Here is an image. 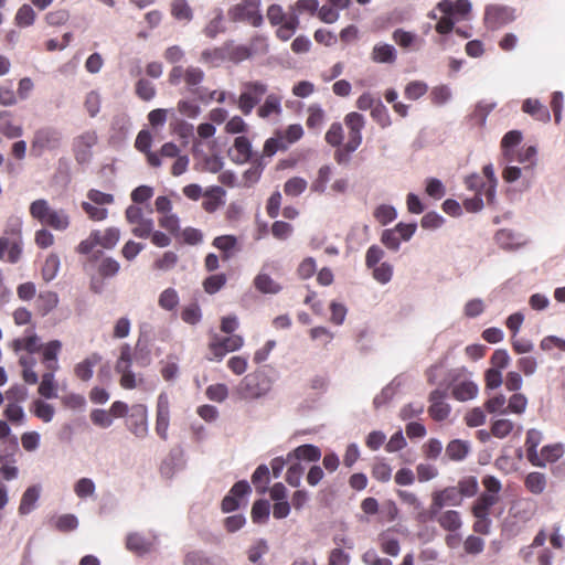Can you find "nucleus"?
<instances>
[{
	"label": "nucleus",
	"instance_id": "nucleus-44",
	"mask_svg": "<svg viewBox=\"0 0 565 565\" xmlns=\"http://www.w3.org/2000/svg\"><path fill=\"white\" fill-rule=\"evenodd\" d=\"M54 373V371H46L42 375V380L39 385L38 392L41 396L45 398L56 397L57 385L55 383Z\"/></svg>",
	"mask_w": 565,
	"mask_h": 565
},
{
	"label": "nucleus",
	"instance_id": "nucleus-63",
	"mask_svg": "<svg viewBox=\"0 0 565 565\" xmlns=\"http://www.w3.org/2000/svg\"><path fill=\"white\" fill-rule=\"evenodd\" d=\"M126 546L129 551L137 554H145L150 548V544L137 533H132L127 536Z\"/></svg>",
	"mask_w": 565,
	"mask_h": 565
},
{
	"label": "nucleus",
	"instance_id": "nucleus-56",
	"mask_svg": "<svg viewBox=\"0 0 565 565\" xmlns=\"http://www.w3.org/2000/svg\"><path fill=\"white\" fill-rule=\"evenodd\" d=\"M324 110L319 105H311L308 107V117L306 125L309 129L316 130L319 129L324 121Z\"/></svg>",
	"mask_w": 565,
	"mask_h": 565
},
{
	"label": "nucleus",
	"instance_id": "nucleus-17",
	"mask_svg": "<svg viewBox=\"0 0 565 565\" xmlns=\"http://www.w3.org/2000/svg\"><path fill=\"white\" fill-rule=\"evenodd\" d=\"M250 492V486L247 481L241 480L234 483L230 493L222 500L221 509L224 513L235 511L239 507V499Z\"/></svg>",
	"mask_w": 565,
	"mask_h": 565
},
{
	"label": "nucleus",
	"instance_id": "nucleus-9",
	"mask_svg": "<svg viewBox=\"0 0 565 565\" xmlns=\"http://www.w3.org/2000/svg\"><path fill=\"white\" fill-rule=\"evenodd\" d=\"M126 221L134 225L131 233L139 238H148L153 230V221L145 217L142 209L132 204L125 211Z\"/></svg>",
	"mask_w": 565,
	"mask_h": 565
},
{
	"label": "nucleus",
	"instance_id": "nucleus-16",
	"mask_svg": "<svg viewBox=\"0 0 565 565\" xmlns=\"http://www.w3.org/2000/svg\"><path fill=\"white\" fill-rule=\"evenodd\" d=\"M152 135L149 130L142 129L138 132L135 140V148L145 154L147 163L151 168H160L161 160L159 154L151 150Z\"/></svg>",
	"mask_w": 565,
	"mask_h": 565
},
{
	"label": "nucleus",
	"instance_id": "nucleus-39",
	"mask_svg": "<svg viewBox=\"0 0 565 565\" xmlns=\"http://www.w3.org/2000/svg\"><path fill=\"white\" fill-rule=\"evenodd\" d=\"M42 347L43 344L40 343V339L36 334H32L21 339H15L12 342V349L15 352L23 350L30 354L40 352Z\"/></svg>",
	"mask_w": 565,
	"mask_h": 565
},
{
	"label": "nucleus",
	"instance_id": "nucleus-32",
	"mask_svg": "<svg viewBox=\"0 0 565 565\" xmlns=\"http://www.w3.org/2000/svg\"><path fill=\"white\" fill-rule=\"evenodd\" d=\"M93 232L97 234L96 242L98 246L106 249H113L120 238V231L117 227H107L104 231L94 230Z\"/></svg>",
	"mask_w": 565,
	"mask_h": 565
},
{
	"label": "nucleus",
	"instance_id": "nucleus-62",
	"mask_svg": "<svg viewBox=\"0 0 565 565\" xmlns=\"http://www.w3.org/2000/svg\"><path fill=\"white\" fill-rule=\"evenodd\" d=\"M371 117L382 128H386L392 124L390 113L381 99H377L376 105L371 110Z\"/></svg>",
	"mask_w": 565,
	"mask_h": 565
},
{
	"label": "nucleus",
	"instance_id": "nucleus-25",
	"mask_svg": "<svg viewBox=\"0 0 565 565\" xmlns=\"http://www.w3.org/2000/svg\"><path fill=\"white\" fill-rule=\"evenodd\" d=\"M479 388L472 381H463L454 385L451 395L459 402L473 399L478 395Z\"/></svg>",
	"mask_w": 565,
	"mask_h": 565
},
{
	"label": "nucleus",
	"instance_id": "nucleus-49",
	"mask_svg": "<svg viewBox=\"0 0 565 565\" xmlns=\"http://www.w3.org/2000/svg\"><path fill=\"white\" fill-rule=\"evenodd\" d=\"M179 301L178 291L173 288H167L160 294L158 305L163 310L172 311L178 307Z\"/></svg>",
	"mask_w": 565,
	"mask_h": 565
},
{
	"label": "nucleus",
	"instance_id": "nucleus-64",
	"mask_svg": "<svg viewBox=\"0 0 565 565\" xmlns=\"http://www.w3.org/2000/svg\"><path fill=\"white\" fill-rule=\"evenodd\" d=\"M15 24L21 28L30 26L34 23L35 12L29 4H23L15 14Z\"/></svg>",
	"mask_w": 565,
	"mask_h": 565
},
{
	"label": "nucleus",
	"instance_id": "nucleus-27",
	"mask_svg": "<svg viewBox=\"0 0 565 565\" xmlns=\"http://www.w3.org/2000/svg\"><path fill=\"white\" fill-rule=\"evenodd\" d=\"M97 142V135L95 131H86L78 136L74 142V150L76 159L84 160L86 152Z\"/></svg>",
	"mask_w": 565,
	"mask_h": 565
},
{
	"label": "nucleus",
	"instance_id": "nucleus-47",
	"mask_svg": "<svg viewBox=\"0 0 565 565\" xmlns=\"http://www.w3.org/2000/svg\"><path fill=\"white\" fill-rule=\"evenodd\" d=\"M222 194H224V191L220 186H216L211 191H206L204 193V200L202 202V207L204 209V211H206L207 213L215 212L222 204Z\"/></svg>",
	"mask_w": 565,
	"mask_h": 565
},
{
	"label": "nucleus",
	"instance_id": "nucleus-51",
	"mask_svg": "<svg viewBox=\"0 0 565 565\" xmlns=\"http://www.w3.org/2000/svg\"><path fill=\"white\" fill-rule=\"evenodd\" d=\"M252 482L258 493L266 492L269 482V469L266 465H260L256 468L252 476Z\"/></svg>",
	"mask_w": 565,
	"mask_h": 565
},
{
	"label": "nucleus",
	"instance_id": "nucleus-20",
	"mask_svg": "<svg viewBox=\"0 0 565 565\" xmlns=\"http://www.w3.org/2000/svg\"><path fill=\"white\" fill-rule=\"evenodd\" d=\"M564 454V448L561 444H553L544 446L540 452L537 451L539 460L530 462L535 467H545L547 463L557 461Z\"/></svg>",
	"mask_w": 565,
	"mask_h": 565
},
{
	"label": "nucleus",
	"instance_id": "nucleus-15",
	"mask_svg": "<svg viewBox=\"0 0 565 565\" xmlns=\"http://www.w3.org/2000/svg\"><path fill=\"white\" fill-rule=\"evenodd\" d=\"M228 158L236 164L253 161L254 153L250 140L245 136L236 137L233 146L228 149Z\"/></svg>",
	"mask_w": 565,
	"mask_h": 565
},
{
	"label": "nucleus",
	"instance_id": "nucleus-40",
	"mask_svg": "<svg viewBox=\"0 0 565 565\" xmlns=\"http://www.w3.org/2000/svg\"><path fill=\"white\" fill-rule=\"evenodd\" d=\"M469 454V444L461 439H454L446 447V455L450 460L461 461Z\"/></svg>",
	"mask_w": 565,
	"mask_h": 565
},
{
	"label": "nucleus",
	"instance_id": "nucleus-31",
	"mask_svg": "<svg viewBox=\"0 0 565 565\" xmlns=\"http://www.w3.org/2000/svg\"><path fill=\"white\" fill-rule=\"evenodd\" d=\"M0 132L9 139H14L22 136L23 129L21 126L13 122L12 116L9 111H1Z\"/></svg>",
	"mask_w": 565,
	"mask_h": 565
},
{
	"label": "nucleus",
	"instance_id": "nucleus-61",
	"mask_svg": "<svg viewBox=\"0 0 565 565\" xmlns=\"http://www.w3.org/2000/svg\"><path fill=\"white\" fill-rule=\"evenodd\" d=\"M373 216L381 225H387L396 218L397 213L392 205L381 204L374 210Z\"/></svg>",
	"mask_w": 565,
	"mask_h": 565
},
{
	"label": "nucleus",
	"instance_id": "nucleus-29",
	"mask_svg": "<svg viewBox=\"0 0 565 565\" xmlns=\"http://www.w3.org/2000/svg\"><path fill=\"white\" fill-rule=\"evenodd\" d=\"M499 502V495L481 493L475 501L471 513L473 516L489 515L490 509Z\"/></svg>",
	"mask_w": 565,
	"mask_h": 565
},
{
	"label": "nucleus",
	"instance_id": "nucleus-34",
	"mask_svg": "<svg viewBox=\"0 0 565 565\" xmlns=\"http://www.w3.org/2000/svg\"><path fill=\"white\" fill-rule=\"evenodd\" d=\"M543 436L542 433L535 428H531L526 433L525 438V451H526V459L529 462H534L535 460H539L537 458V447L542 443Z\"/></svg>",
	"mask_w": 565,
	"mask_h": 565
},
{
	"label": "nucleus",
	"instance_id": "nucleus-6",
	"mask_svg": "<svg viewBox=\"0 0 565 565\" xmlns=\"http://www.w3.org/2000/svg\"><path fill=\"white\" fill-rule=\"evenodd\" d=\"M243 90L238 97L237 105L244 115H249L254 107L259 104L262 98L267 93V85L265 83L255 81L246 82L242 85Z\"/></svg>",
	"mask_w": 565,
	"mask_h": 565
},
{
	"label": "nucleus",
	"instance_id": "nucleus-12",
	"mask_svg": "<svg viewBox=\"0 0 565 565\" xmlns=\"http://www.w3.org/2000/svg\"><path fill=\"white\" fill-rule=\"evenodd\" d=\"M447 392L441 390H434L430 392L428 401V414L435 422H443L448 418L451 407L446 403Z\"/></svg>",
	"mask_w": 565,
	"mask_h": 565
},
{
	"label": "nucleus",
	"instance_id": "nucleus-46",
	"mask_svg": "<svg viewBox=\"0 0 565 565\" xmlns=\"http://www.w3.org/2000/svg\"><path fill=\"white\" fill-rule=\"evenodd\" d=\"M371 475L379 482H388L392 478V467L384 459L376 458L372 465Z\"/></svg>",
	"mask_w": 565,
	"mask_h": 565
},
{
	"label": "nucleus",
	"instance_id": "nucleus-24",
	"mask_svg": "<svg viewBox=\"0 0 565 565\" xmlns=\"http://www.w3.org/2000/svg\"><path fill=\"white\" fill-rule=\"evenodd\" d=\"M379 545L383 553L390 555V556H397L401 552L399 541L398 539L393 534V531L391 529L383 531L379 535Z\"/></svg>",
	"mask_w": 565,
	"mask_h": 565
},
{
	"label": "nucleus",
	"instance_id": "nucleus-14",
	"mask_svg": "<svg viewBox=\"0 0 565 565\" xmlns=\"http://www.w3.org/2000/svg\"><path fill=\"white\" fill-rule=\"evenodd\" d=\"M170 425V402L167 394L161 393L157 401L156 433L162 439H168Z\"/></svg>",
	"mask_w": 565,
	"mask_h": 565
},
{
	"label": "nucleus",
	"instance_id": "nucleus-37",
	"mask_svg": "<svg viewBox=\"0 0 565 565\" xmlns=\"http://www.w3.org/2000/svg\"><path fill=\"white\" fill-rule=\"evenodd\" d=\"M255 288L262 294H278L281 290L280 284L276 282L264 271H260L254 279Z\"/></svg>",
	"mask_w": 565,
	"mask_h": 565
},
{
	"label": "nucleus",
	"instance_id": "nucleus-7",
	"mask_svg": "<svg viewBox=\"0 0 565 565\" xmlns=\"http://www.w3.org/2000/svg\"><path fill=\"white\" fill-rule=\"evenodd\" d=\"M515 10L509 6L489 4L484 9L483 23L489 30H499L515 20Z\"/></svg>",
	"mask_w": 565,
	"mask_h": 565
},
{
	"label": "nucleus",
	"instance_id": "nucleus-59",
	"mask_svg": "<svg viewBox=\"0 0 565 565\" xmlns=\"http://www.w3.org/2000/svg\"><path fill=\"white\" fill-rule=\"evenodd\" d=\"M428 92V85L423 81H412L404 89V95L409 100H417Z\"/></svg>",
	"mask_w": 565,
	"mask_h": 565
},
{
	"label": "nucleus",
	"instance_id": "nucleus-38",
	"mask_svg": "<svg viewBox=\"0 0 565 565\" xmlns=\"http://www.w3.org/2000/svg\"><path fill=\"white\" fill-rule=\"evenodd\" d=\"M300 21L296 13L289 14L288 19L281 24H278L276 30V36L280 41H288L291 39L296 30L299 28Z\"/></svg>",
	"mask_w": 565,
	"mask_h": 565
},
{
	"label": "nucleus",
	"instance_id": "nucleus-2",
	"mask_svg": "<svg viewBox=\"0 0 565 565\" xmlns=\"http://www.w3.org/2000/svg\"><path fill=\"white\" fill-rule=\"evenodd\" d=\"M271 386L270 376L264 370H256L243 377L236 392L243 399H257L267 395Z\"/></svg>",
	"mask_w": 565,
	"mask_h": 565
},
{
	"label": "nucleus",
	"instance_id": "nucleus-5",
	"mask_svg": "<svg viewBox=\"0 0 565 565\" xmlns=\"http://www.w3.org/2000/svg\"><path fill=\"white\" fill-rule=\"evenodd\" d=\"M244 342V338L239 334L227 337H221L216 333L212 334L207 344L209 351L212 354L210 360L222 361L227 353L242 349Z\"/></svg>",
	"mask_w": 565,
	"mask_h": 565
},
{
	"label": "nucleus",
	"instance_id": "nucleus-54",
	"mask_svg": "<svg viewBox=\"0 0 565 565\" xmlns=\"http://www.w3.org/2000/svg\"><path fill=\"white\" fill-rule=\"evenodd\" d=\"M171 14L177 20L191 21L193 12L186 0H173L171 2Z\"/></svg>",
	"mask_w": 565,
	"mask_h": 565
},
{
	"label": "nucleus",
	"instance_id": "nucleus-30",
	"mask_svg": "<svg viewBox=\"0 0 565 565\" xmlns=\"http://www.w3.org/2000/svg\"><path fill=\"white\" fill-rule=\"evenodd\" d=\"M547 486V477L543 472H530L524 479L525 489L533 494H542Z\"/></svg>",
	"mask_w": 565,
	"mask_h": 565
},
{
	"label": "nucleus",
	"instance_id": "nucleus-28",
	"mask_svg": "<svg viewBox=\"0 0 565 565\" xmlns=\"http://www.w3.org/2000/svg\"><path fill=\"white\" fill-rule=\"evenodd\" d=\"M224 50L226 55V61H231L233 63H239L247 58H249L253 54V51L247 45H235L233 42L224 43Z\"/></svg>",
	"mask_w": 565,
	"mask_h": 565
},
{
	"label": "nucleus",
	"instance_id": "nucleus-50",
	"mask_svg": "<svg viewBox=\"0 0 565 565\" xmlns=\"http://www.w3.org/2000/svg\"><path fill=\"white\" fill-rule=\"evenodd\" d=\"M270 513V505L267 500H257L254 502L250 511L252 520L254 523H265Z\"/></svg>",
	"mask_w": 565,
	"mask_h": 565
},
{
	"label": "nucleus",
	"instance_id": "nucleus-10",
	"mask_svg": "<svg viewBox=\"0 0 565 565\" xmlns=\"http://www.w3.org/2000/svg\"><path fill=\"white\" fill-rule=\"evenodd\" d=\"M344 124L348 128V141L344 143V150L347 153H351L362 143V129L365 126V120L361 114L352 111L344 117Z\"/></svg>",
	"mask_w": 565,
	"mask_h": 565
},
{
	"label": "nucleus",
	"instance_id": "nucleus-13",
	"mask_svg": "<svg viewBox=\"0 0 565 565\" xmlns=\"http://www.w3.org/2000/svg\"><path fill=\"white\" fill-rule=\"evenodd\" d=\"M461 503L460 491L456 487H447L435 491L431 495L430 513L437 514L445 505H459Z\"/></svg>",
	"mask_w": 565,
	"mask_h": 565
},
{
	"label": "nucleus",
	"instance_id": "nucleus-58",
	"mask_svg": "<svg viewBox=\"0 0 565 565\" xmlns=\"http://www.w3.org/2000/svg\"><path fill=\"white\" fill-rule=\"evenodd\" d=\"M308 186V182L300 177H294L288 179L284 184V192L288 196H298L305 192Z\"/></svg>",
	"mask_w": 565,
	"mask_h": 565
},
{
	"label": "nucleus",
	"instance_id": "nucleus-26",
	"mask_svg": "<svg viewBox=\"0 0 565 565\" xmlns=\"http://www.w3.org/2000/svg\"><path fill=\"white\" fill-rule=\"evenodd\" d=\"M371 58L375 63L393 64L396 62L397 58L396 50L391 44H376L372 50Z\"/></svg>",
	"mask_w": 565,
	"mask_h": 565
},
{
	"label": "nucleus",
	"instance_id": "nucleus-57",
	"mask_svg": "<svg viewBox=\"0 0 565 565\" xmlns=\"http://www.w3.org/2000/svg\"><path fill=\"white\" fill-rule=\"evenodd\" d=\"M224 44L220 47L204 50L201 53V61L212 66H217L226 61Z\"/></svg>",
	"mask_w": 565,
	"mask_h": 565
},
{
	"label": "nucleus",
	"instance_id": "nucleus-18",
	"mask_svg": "<svg viewBox=\"0 0 565 565\" xmlns=\"http://www.w3.org/2000/svg\"><path fill=\"white\" fill-rule=\"evenodd\" d=\"M436 8L446 15H452L455 20H465L470 14L472 6L469 0H441Z\"/></svg>",
	"mask_w": 565,
	"mask_h": 565
},
{
	"label": "nucleus",
	"instance_id": "nucleus-22",
	"mask_svg": "<svg viewBox=\"0 0 565 565\" xmlns=\"http://www.w3.org/2000/svg\"><path fill=\"white\" fill-rule=\"evenodd\" d=\"M522 141V134L519 130L508 131L501 140L502 156L505 162L514 161V147Z\"/></svg>",
	"mask_w": 565,
	"mask_h": 565
},
{
	"label": "nucleus",
	"instance_id": "nucleus-11",
	"mask_svg": "<svg viewBox=\"0 0 565 565\" xmlns=\"http://www.w3.org/2000/svg\"><path fill=\"white\" fill-rule=\"evenodd\" d=\"M127 428L138 438L148 435V411L143 404H134L126 418Z\"/></svg>",
	"mask_w": 565,
	"mask_h": 565
},
{
	"label": "nucleus",
	"instance_id": "nucleus-43",
	"mask_svg": "<svg viewBox=\"0 0 565 565\" xmlns=\"http://www.w3.org/2000/svg\"><path fill=\"white\" fill-rule=\"evenodd\" d=\"M60 265L61 263L57 254L51 253L47 255L41 270L42 278L46 282L53 280L60 270Z\"/></svg>",
	"mask_w": 565,
	"mask_h": 565
},
{
	"label": "nucleus",
	"instance_id": "nucleus-52",
	"mask_svg": "<svg viewBox=\"0 0 565 565\" xmlns=\"http://www.w3.org/2000/svg\"><path fill=\"white\" fill-rule=\"evenodd\" d=\"M514 426V423L510 419H495L491 424V435L495 438L503 439L513 431Z\"/></svg>",
	"mask_w": 565,
	"mask_h": 565
},
{
	"label": "nucleus",
	"instance_id": "nucleus-33",
	"mask_svg": "<svg viewBox=\"0 0 565 565\" xmlns=\"http://www.w3.org/2000/svg\"><path fill=\"white\" fill-rule=\"evenodd\" d=\"M522 110L540 121L546 122L551 118L547 107L542 105L537 99H525L522 105Z\"/></svg>",
	"mask_w": 565,
	"mask_h": 565
},
{
	"label": "nucleus",
	"instance_id": "nucleus-35",
	"mask_svg": "<svg viewBox=\"0 0 565 565\" xmlns=\"http://www.w3.org/2000/svg\"><path fill=\"white\" fill-rule=\"evenodd\" d=\"M40 491L41 488L39 486H31L24 491L19 505V513L21 515H26L34 509L40 498Z\"/></svg>",
	"mask_w": 565,
	"mask_h": 565
},
{
	"label": "nucleus",
	"instance_id": "nucleus-1",
	"mask_svg": "<svg viewBox=\"0 0 565 565\" xmlns=\"http://www.w3.org/2000/svg\"><path fill=\"white\" fill-rule=\"evenodd\" d=\"M30 215L43 226L58 232L66 231L71 225V217L63 209H53L45 199H38L30 204Z\"/></svg>",
	"mask_w": 565,
	"mask_h": 565
},
{
	"label": "nucleus",
	"instance_id": "nucleus-21",
	"mask_svg": "<svg viewBox=\"0 0 565 565\" xmlns=\"http://www.w3.org/2000/svg\"><path fill=\"white\" fill-rule=\"evenodd\" d=\"M102 361V356L98 353H92L82 362L77 363L74 367L75 376L84 382L89 381L93 377L94 367Z\"/></svg>",
	"mask_w": 565,
	"mask_h": 565
},
{
	"label": "nucleus",
	"instance_id": "nucleus-19",
	"mask_svg": "<svg viewBox=\"0 0 565 565\" xmlns=\"http://www.w3.org/2000/svg\"><path fill=\"white\" fill-rule=\"evenodd\" d=\"M61 351L62 342L60 340H52L43 344L40 352L42 354L41 361L44 364L46 371L56 372L60 369L58 354Z\"/></svg>",
	"mask_w": 565,
	"mask_h": 565
},
{
	"label": "nucleus",
	"instance_id": "nucleus-4",
	"mask_svg": "<svg viewBox=\"0 0 565 565\" xmlns=\"http://www.w3.org/2000/svg\"><path fill=\"white\" fill-rule=\"evenodd\" d=\"M227 17L232 22H245L259 28L264 22L260 0H241L227 10Z\"/></svg>",
	"mask_w": 565,
	"mask_h": 565
},
{
	"label": "nucleus",
	"instance_id": "nucleus-23",
	"mask_svg": "<svg viewBox=\"0 0 565 565\" xmlns=\"http://www.w3.org/2000/svg\"><path fill=\"white\" fill-rule=\"evenodd\" d=\"M321 457V450L319 447L310 444L301 445L294 449L291 452L287 455V461L296 460H307V461H318Z\"/></svg>",
	"mask_w": 565,
	"mask_h": 565
},
{
	"label": "nucleus",
	"instance_id": "nucleus-60",
	"mask_svg": "<svg viewBox=\"0 0 565 565\" xmlns=\"http://www.w3.org/2000/svg\"><path fill=\"white\" fill-rule=\"evenodd\" d=\"M507 398L503 394L494 395L490 398H488L484 402V408L490 414H501L505 415L508 414L507 409Z\"/></svg>",
	"mask_w": 565,
	"mask_h": 565
},
{
	"label": "nucleus",
	"instance_id": "nucleus-45",
	"mask_svg": "<svg viewBox=\"0 0 565 565\" xmlns=\"http://www.w3.org/2000/svg\"><path fill=\"white\" fill-rule=\"evenodd\" d=\"M527 404V397L523 393L513 392V394L508 399L505 411L508 414L522 415L525 413Z\"/></svg>",
	"mask_w": 565,
	"mask_h": 565
},
{
	"label": "nucleus",
	"instance_id": "nucleus-53",
	"mask_svg": "<svg viewBox=\"0 0 565 565\" xmlns=\"http://www.w3.org/2000/svg\"><path fill=\"white\" fill-rule=\"evenodd\" d=\"M31 411L39 419L43 420L44 423H50L55 414L54 407L41 399H35L32 403Z\"/></svg>",
	"mask_w": 565,
	"mask_h": 565
},
{
	"label": "nucleus",
	"instance_id": "nucleus-42",
	"mask_svg": "<svg viewBox=\"0 0 565 565\" xmlns=\"http://www.w3.org/2000/svg\"><path fill=\"white\" fill-rule=\"evenodd\" d=\"M35 359L30 355H22L19 359V364L22 366V379L26 384H36L39 382V376L34 372Z\"/></svg>",
	"mask_w": 565,
	"mask_h": 565
},
{
	"label": "nucleus",
	"instance_id": "nucleus-55",
	"mask_svg": "<svg viewBox=\"0 0 565 565\" xmlns=\"http://www.w3.org/2000/svg\"><path fill=\"white\" fill-rule=\"evenodd\" d=\"M332 169L330 166H322L317 173V178L311 183V191L323 193L327 189V183L330 181Z\"/></svg>",
	"mask_w": 565,
	"mask_h": 565
},
{
	"label": "nucleus",
	"instance_id": "nucleus-8",
	"mask_svg": "<svg viewBox=\"0 0 565 565\" xmlns=\"http://www.w3.org/2000/svg\"><path fill=\"white\" fill-rule=\"evenodd\" d=\"M61 132L54 128L45 127L34 132L31 151L35 157L42 156L45 150H55L61 145Z\"/></svg>",
	"mask_w": 565,
	"mask_h": 565
},
{
	"label": "nucleus",
	"instance_id": "nucleus-3",
	"mask_svg": "<svg viewBox=\"0 0 565 565\" xmlns=\"http://www.w3.org/2000/svg\"><path fill=\"white\" fill-rule=\"evenodd\" d=\"M22 228L19 222L8 226L0 237V260L15 264L22 255Z\"/></svg>",
	"mask_w": 565,
	"mask_h": 565
},
{
	"label": "nucleus",
	"instance_id": "nucleus-36",
	"mask_svg": "<svg viewBox=\"0 0 565 565\" xmlns=\"http://www.w3.org/2000/svg\"><path fill=\"white\" fill-rule=\"evenodd\" d=\"M437 522L444 530L449 532H456L462 525L460 513L455 510H448L440 513L437 518Z\"/></svg>",
	"mask_w": 565,
	"mask_h": 565
},
{
	"label": "nucleus",
	"instance_id": "nucleus-41",
	"mask_svg": "<svg viewBox=\"0 0 565 565\" xmlns=\"http://www.w3.org/2000/svg\"><path fill=\"white\" fill-rule=\"evenodd\" d=\"M281 113V99L275 94L266 97L264 104L257 109V115L260 118H268L271 115H279Z\"/></svg>",
	"mask_w": 565,
	"mask_h": 565
},
{
	"label": "nucleus",
	"instance_id": "nucleus-48",
	"mask_svg": "<svg viewBox=\"0 0 565 565\" xmlns=\"http://www.w3.org/2000/svg\"><path fill=\"white\" fill-rule=\"evenodd\" d=\"M119 269V263L113 257H104L97 265V273L104 279L115 277Z\"/></svg>",
	"mask_w": 565,
	"mask_h": 565
}]
</instances>
